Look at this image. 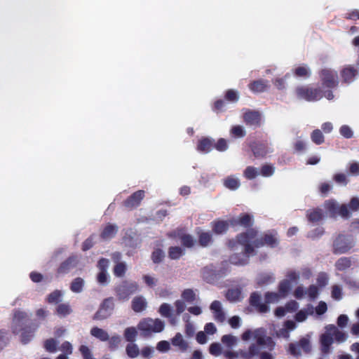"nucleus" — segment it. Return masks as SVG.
Instances as JSON below:
<instances>
[{
  "instance_id": "nucleus-1",
  "label": "nucleus",
  "mask_w": 359,
  "mask_h": 359,
  "mask_svg": "<svg viewBox=\"0 0 359 359\" xmlns=\"http://www.w3.org/2000/svg\"><path fill=\"white\" fill-rule=\"evenodd\" d=\"M278 243V238L275 234H265L264 236L259 237L257 234L251 231L246 234H242L238 237L235 241L229 243L232 248L238 249L241 246L242 252L239 257L236 255L231 257V262L236 265H243L248 262L249 257L253 255L256 250L259 248L267 245L269 247H275Z\"/></svg>"
},
{
  "instance_id": "nucleus-2",
  "label": "nucleus",
  "mask_w": 359,
  "mask_h": 359,
  "mask_svg": "<svg viewBox=\"0 0 359 359\" xmlns=\"http://www.w3.org/2000/svg\"><path fill=\"white\" fill-rule=\"evenodd\" d=\"M299 278L296 271H290L287 273L286 278L283 280L278 287V292H267L265 294V303L262 302L261 296L257 293H253L250 297L251 304L256 307L261 313L269 311L270 308L266 305L269 304H277L282 299L287 297L291 290L292 284Z\"/></svg>"
},
{
  "instance_id": "nucleus-3",
  "label": "nucleus",
  "mask_w": 359,
  "mask_h": 359,
  "mask_svg": "<svg viewBox=\"0 0 359 359\" xmlns=\"http://www.w3.org/2000/svg\"><path fill=\"white\" fill-rule=\"evenodd\" d=\"M29 320V315L20 309L13 311L11 330L13 334L21 333L20 341L23 344H27L34 338V334L39 327L36 323H25Z\"/></svg>"
},
{
  "instance_id": "nucleus-4",
  "label": "nucleus",
  "mask_w": 359,
  "mask_h": 359,
  "mask_svg": "<svg viewBox=\"0 0 359 359\" xmlns=\"http://www.w3.org/2000/svg\"><path fill=\"white\" fill-rule=\"evenodd\" d=\"M333 337L338 343H342L347 339V335L342 331L339 330L334 325H328L325 327V332L320 337V344L323 352L327 353L333 343Z\"/></svg>"
},
{
  "instance_id": "nucleus-5",
  "label": "nucleus",
  "mask_w": 359,
  "mask_h": 359,
  "mask_svg": "<svg viewBox=\"0 0 359 359\" xmlns=\"http://www.w3.org/2000/svg\"><path fill=\"white\" fill-rule=\"evenodd\" d=\"M165 328V323L159 318H147L141 321L138 325V329L144 336L151 335L152 333L162 332Z\"/></svg>"
},
{
  "instance_id": "nucleus-6",
  "label": "nucleus",
  "mask_w": 359,
  "mask_h": 359,
  "mask_svg": "<svg viewBox=\"0 0 359 359\" xmlns=\"http://www.w3.org/2000/svg\"><path fill=\"white\" fill-rule=\"evenodd\" d=\"M245 341H255L260 347H271L273 341L270 337H264V330L262 329L248 330L242 334Z\"/></svg>"
},
{
  "instance_id": "nucleus-7",
  "label": "nucleus",
  "mask_w": 359,
  "mask_h": 359,
  "mask_svg": "<svg viewBox=\"0 0 359 359\" xmlns=\"http://www.w3.org/2000/svg\"><path fill=\"white\" fill-rule=\"evenodd\" d=\"M297 97L306 101H316L321 98L320 93L314 88L300 86L295 90Z\"/></svg>"
},
{
  "instance_id": "nucleus-8",
  "label": "nucleus",
  "mask_w": 359,
  "mask_h": 359,
  "mask_svg": "<svg viewBox=\"0 0 359 359\" xmlns=\"http://www.w3.org/2000/svg\"><path fill=\"white\" fill-rule=\"evenodd\" d=\"M118 298L121 300H127L135 292V285L133 283L123 281L115 289Z\"/></svg>"
},
{
  "instance_id": "nucleus-9",
  "label": "nucleus",
  "mask_w": 359,
  "mask_h": 359,
  "mask_svg": "<svg viewBox=\"0 0 359 359\" xmlns=\"http://www.w3.org/2000/svg\"><path fill=\"white\" fill-rule=\"evenodd\" d=\"M320 77L323 85L327 87H332L338 83L337 73L331 69H325L321 72Z\"/></svg>"
},
{
  "instance_id": "nucleus-10",
  "label": "nucleus",
  "mask_w": 359,
  "mask_h": 359,
  "mask_svg": "<svg viewBox=\"0 0 359 359\" xmlns=\"http://www.w3.org/2000/svg\"><path fill=\"white\" fill-rule=\"evenodd\" d=\"M78 264V259L76 256H69L64 262H62L57 269V274H66L72 269H74Z\"/></svg>"
},
{
  "instance_id": "nucleus-11",
  "label": "nucleus",
  "mask_w": 359,
  "mask_h": 359,
  "mask_svg": "<svg viewBox=\"0 0 359 359\" xmlns=\"http://www.w3.org/2000/svg\"><path fill=\"white\" fill-rule=\"evenodd\" d=\"M299 307V304L294 300L288 302L284 306L278 307L274 314L278 318L285 316L287 313H293L296 311Z\"/></svg>"
},
{
  "instance_id": "nucleus-12",
  "label": "nucleus",
  "mask_w": 359,
  "mask_h": 359,
  "mask_svg": "<svg viewBox=\"0 0 359 359\" xmlns=\"http://www.w3.org/2000/svg\"><path fill=\"white\" fill-rule=\"evenodd\" d=\"M325 205L332 214L339 213L343 217L348 215V211L345 205L339 206L336 202L332 201H327Z\"/></svg>"
},
{
  "instance_id": "nucleus-13",
  "label": "nucleus",
  "mask_w": 359,
  "mask_h": 359,
  "mask_svg": "<svg viewBox=\"0 0 359 359\" xmlns=\"http://www.w3.org/2000/svg\"><path fill=\"white\" fill-rule=\"evenodd\" d=\"M215 320L222 322L225 320V313L223 311L222 304L218 301H214L210 306Z\"/></svg>"
},
{
  "instance_id": "nucleus-14",
  "label": "nucleus",
  "mask_w": 359,
  "mask_h": 359,
  "mask_svg": "<svg viewBox=\"0 0 359 359\" xmlns=\"http://www.w3.org/2000/svg\"><path fill=\"white\" fill-rule=\"evenodd\" d=\"M296 327V323L293 320H287L285 323L283 327L277 331L276 335L278 337L287 339L290 332L294 330Z\"/></svg>"
},
{
  "instance_id": "nucleus-15",
  "label": "nucleus",
  "mask_w": 359,
  "mask_h": 359,
  "mask_svg": "<svg viewBox=\"0 0 359 359\" xmlns=\"http://www.w3.org/2000/svg\"><path fill=\"white\" fill-rule=\"evenodd\" d=\"M118 231V226L115 224H107L102 230L100 237L103 240H109L115 236Z\"/></svg>"
},
{
  "instance_id": "nucleus-16",
  "label": "nucleus",
  "mask_w": 359,
  "mask_h": 359,
  "mask_svg": "<svg viewBox=\"0 0 359 359\" xmlns=\"http://www.w3.org/2000/svg\"><path fill=\"white\" fill-rule=\"evenodd\" d=\"M313 308L308 305L306 308L299 310L294 316V319L298 323H302L306 320L309 315L313 314Z\"/></svg>"
},
{
  "instance_id": "nucleus-17",
  "label": "nucleus",
  "mask_w": 359,
  "mask_h": 359,
  "mask_svg": "<svg viewBox=\"0 0 359 359\" xmlns=\"http://www.w3.org/2000/svg\"><path fill=\"white\" fill-rule=\"evenodd\" d=\"M246 123L252 126H257L261 122V116L258 112L248 111L244 115Z\"/></svg>"
},
{
  "instance_id": "nucleus-18",
  "label": "nucleus",
  "mask_w": 359,
  "mask_h": 359,
  "mask_svg": "<svg viewBox=\"0 0 359 359\" xmlns=\"http://www.w3.org/2000/svg\"><path fill=\"white\" fill-rule=\"evenodd\" d=\"M90 334L102 341H107L109 339L107 332L97 327H94L90 330Z\"/></svg>"
},
{
  "instance_id": "nucleus-19",
  "label": "nucleus",
  "mask_w": 359,
  "mask_h": 359,
  "mask_svg": "<svg viewBox=\"0 0 359 359\" xmlns=\"http://www.w3.org/2000/svg\"><path fill=\"white\" fill-rule=\"evenodd\" d=\"M172 344L181 351H185L188 348L187 341L183 338L180 333H177L172 339Z\"/></svg>"
},
{
  "instance_id": "nucleus-20",
  "label": "nucleus",
  "mask_w": 359,
  "mask_h": 359,
  "mask_svg": "<svg viewBox=\"0 0 359 359\" xmlns=\"http://www.w3.org/2000/svg\"><path fill=\"white\" fill-rule=\"evenodd\" d=\"M268 87V83L262 80L254 81L249 85L250 89L254 93L264 92Z\"/></svg>"
},
{
  "instance_id": "nucleus-21",
  "label": "nucleus",
  "mask_w": 359,
  "mask_h": 359,
  "mask_svg": "<svg viewBox=\"0 0 359 359\" xmlns=\"http://www.w3.org/2000/svg\"><path fill=\"white\" fill-rule=\"evenodd\" d=\"M212 140L207 137L202 138L198 144V150L203 153L209 152L212 150Z\"/></svg>"
},
{
  "instance_id": "nucleus-22",
  "label": "nucleus",
  "mask_w": 359,
  "mask_h": 359,
  "mask_svg": "<svg viewBox=\"0 0 359 359\" xmlns=\"http://www.w3.org/2000/svg\"><path fill=\"white\" fill-rule=\"evenodd\" d=\"M72 311V309L68 303H62L57 305L55 313L60 317H65L69 315Z\"/></svg>"
},
{
  "instance_id": "nucleus-23",
  "label": "nucleus",
  "mask_w": 359,
  "mask_h": 359,
  "mask_svg": "<svg viewBox=\"0 0 359 359\" xmlns=\"http://www.w3.org/2000/svg\"><path fill=\"white\" fill-rule=\"evenodd\" d=\"M356 75V70L351 67H345L341 72V77L345 82L349 83Z\"/></svg>"
},
{
  "instance_id": "nucleus-24",
  "label": "nucleus",
  "mask_w": 359,
  "mask_h": 359,
  "mask_svg": "<svg viewBox=\"0 0 359 359\" xmlns=\"http://www.w3.org/2000/svg\"><path fill=\"white\" fill-rule=\"evenodd\" d=\"M84 286V280L83 278L78 277L74 279L70 285V290L73 292L79 293L83 290Z\"/></svg>"
},
{
  "instance_id": "nucleus-25",
  "label": "nucleus",
  "mask_w": 359,
  "mask_h": 359,
  "mask_svg": "<svg viewBox=\"0 0 359 359\" xmlns=\"http://www.w3.org/2000/svg\"><path fill=\"white\" fill-rule=\"evenodd\" d=\"M294 74L297 77L307 78L311 74V70L306 65H300L294 69Z\"/></svg>"
},
{
  "instance_id": "nucleus-26",
  "label": "nucleus",
  "mask_w": 359,
  "mask_h": 359,
  "mask_svg": "<svg viewBox=\"0 0 359 359\" xmlns=\"http://www.w3.org/2000/svg\"><path fill=\"white\" fill-rule=\"evenodd\" d=\"M108 341V348L111 351H114L118 349L121 342V338L118 335H114L109 337Z\"/></svg>"
},
{
  "instance_id": "nucleus-27",
  "label": "nucleus",
  "mask_w": 359,
  "mask_h": 359,
  "mask_svg": "<svg viewBox=\"0 0 359 359\" xmlns=\"http://www.w3.org/2000/svg\"><path fill=\"white\" fill-rule=\"evenodd\" d=\"M224 185L226 187L234 190L239 187L240 182L238 177L230 176L224 180Z\"/></svg>"
},
{
  "instance_id": "nucleus-28",
  "label": "nucleus",
  "mask_w": 359,
  "mask_h": 359,
  "mask_svg": "<svg viewBox=\"0 0 359 359\" xmlns=\"http://www.w3.org/2000/svg\"><path fill=\"white\" fill-rule=\"evenodd\" d=\"M181 297L185 302H192L196 299L197 294L193 290L186 289L182 292Z\"/></svg>"
},
{
  "instance_id": "nucleus-29",
  "label": "nucleus",
  "mask_w": 359,
  "mask_h": 359,
  "mask_svg": "<svg viewBox=\"0 0 359 359\" xmlns=\"http://www.w3.org/2000/svg\"><path fill=\"white\" fill-rule=\"evenodd\" d=\"M226 297L231 302H237L243 297V294L241 291L236 288L229 290L226 294Z\"/></svg>"
},
{
  "instance_id": "nucleus-30",
  "label": "nucleus",
  "mask_w": 359,
  "mask_h": 359,
  "mask_svg": "<svg viewBox=\"0 0 359 359\" xmlns=\"http://www.w3.org/2000/svg\"><path fill=\"white\" fill-rule=\"evenodd\" d=\"M62 295L60 290H55L48 295L46 301L49 304H57L60 301Z\"/></svg>"
},
{
  "instance_id": "nucleus-31",
  "label": "nucleus",
  "mask_w": 359,
  "mask_h": 359,
  "mask_svg": "<svg viewBox=\"0 0 359 359\" xmlns=\"http://www.w3.org/2000/svg\"><path fill=\"white\" fill-rule=\"evenodd\" d=\"M172 311L171 305L167 303L162 304L158 309V313L161 316L165 318H170L172 316Z\"/></svg>"
},
{
  "instance_id": "nucleus-32",
  "label": "nucleus",
  "mask_w": 359,
  "mask_h": 359,
  "mask_svg": "<svg viewBox=\"0 0 359 359\" xmlns=\"http://www.w3.org/2000/svg\"><path fill=\"white\" fill-rule=\"evenodd\" d=\"M222 342L227 347H232L238 343V338L231 334L224 335L221 339Z\"/></svg>"
},
{
  "instance_id": "nucleus-33",
  "label": "nucleus",
  "mask_w": 359,
  "mask_h": 359,
  "mask_svg": "<svg viewBox=\"0 0 359 359\" xmlns=\"http://www.w3.org/2000/svg\"><path fill=\"white\" fill-rule=\"evenodd\" d=\"M45 349L50 353H54L57 351V341L53 338L46 339L44 341Z\"/></svg>"
},
{
  "instance_id": "nucleus-34",
  "label": "nucleus",
  "mask_w": 359,
  "mask_h": 359,
  "mask_svg": "<svg viewBox=\"0 0 359 359\" xmlns=\"http://www.w3.org/2000/svg\"><path fill=\"white\" fill-rule=\"evenodd\" d=\"M126 271V266L123 262H118L114 266V274L117 277H122Z\"/></svg>"
},
{
  "instance_id": "nucleus-35",
  "label": "nucleus",
  "mask_w": 359,
  "mask_h": 359,
  "mask_svg": "<svg viewBox=\"0 0 359 359\" xmlns=\"http://www.w3.org/2000/svg\"><path fill=\"white\" fill-rule=\"evenodd\" d=\"M110 312L107 309H104L102 306L95 313L93 320H104L110 316Z\"/></svg>"
},
{
  "instance_id": "nucleus-36",
  "label": "nucleus",
  "mask_w": 359,
  "mask_h": 359,
  "mask_svg": "<svg viewBox=\"0 0 359 359\" xmlns=\"http://www.w3.org/2000/svg\"><path fill=\"white\" fill-rule=\"evenodd\" d=\"M259 174L257 169L253 167H248L244 171L245 177L249 180L254 179Z\"/></svg>"
},
{
  "instance_id": "nucleus-37",
  "label": "nucleus",
  "mask_w": 359,
  "mask_h": 359,
  "mask_svg": "<svg viewBox=\"0 0 359 359\" xmlns=\"http://www.w3.org/2000/svg\"><path fill=\"white\" fill-rule=\"evenodd\" d=\"M183 254V250L179 247H171L169 250V257L171 259H178Z\"/></svg>"
},
{
  "instance_id": "nucleus-38",
  "label": "nucleus",
  "mask_w": 359,
  "mask_h": 359,
  "mask_svg": "<svg viewBox=\"0 0 359 359\" xmlns=\"http://www.w3.org/2000/svg\"><path fill=\"white\" fill-rule=\"evenodd\" d=\"M231 134L235 137H242L245 135V131L242 126H236L231 128Z\"/></svg>"
},
{
  "instance_id": "nucleus-39",
  "label": "nucleus",
  "mask_w": 359,
  "mask_h": 359,
  "mask_svg": "<svg viewBox=\"0 0 359 359\" xmlns=\"http://www.w3.org/2000/svg\"><path fill=\"white\" fill-rule=\"evenodd\" d=\"M214 231L217 233L224 232L227 229V224L224 221H218L214 224Z\"/></svg>"
},
{
  "instance_id": "nucleus-40",
  "label": "nucleus",
  "mask_w": 359,
  "mask_h": 359,
  "mask_svg": "<svg viewBox=\"0 0 359 359\" xmlns=\"http://www.w3.org/2000/svg\"><path fill=\"white\" fill-rule=\"evenodd\" d=\"M322 212L320 210H313L308 213L309 220L317 222L322 218Z\"/></svg>"
},
{
  "instance_id": "nucleus-41",
  "label": "nucleus",
  "mask_w": 359,
  "mask_h": 359,
  "mask_svg": "<svg viewBox=\"0 0 359 359\" xmlns=\"http://www.w3.org/2000/svg\"><path fill=\"white\" fill-rule=\"evenodd\" d=\"M147 303L142 297L136 298V312H141L146 309Z\"/></svg>"
},
{
  "instance_id": "nucleus-42",
  "label": "nucleus",
  "mask_w": 359,
  "mask_h": 359,
  "mask_svg": "<svg viewBox=\"0 0 359 359\" xmlns=\"http://www.w3.org/2000/svg\"><path fill=\"white\" fill-rule=\"evenodd\" d=\"M126 339L131 343L135 341V327H128L124 332Z\"/></svg>"
},
{
  "instance_id": "nucleus-43",
  "label": "nucleus",
  "mask_w": 359,
  "mask_h": 359,
  "mask_svg": "<svg viewBox=\"0 0 359 359\" xmlns=\"http://www.w3.org/2000/svg\"><path fill=\"white\" fill-rule=\"evenodd\" d=\"M311 139L316 144H321L324 141L322 133L319 130H314L311 134Z\"/></svg>"
},
{
  "instance_id": "nucleus-44",
  "label": "nucleus",
  "mask_w": 359,
  "mask_h": 359,
  "mask_svg": "<svg viewBox=\"0 0 359 359\" xmlns=\"http://www.w3.org/2000/svg\"><path fill=\"white\" fill-rule=\"evenodd\" d=\"M274 172V168L271 165H264L260 171V174L264 177H269Z\"/></svg>"
},
{
  "instance_id": "nucleus-45",
  "label": "nucleus",
  "mask_w": 359,
  "mask_h": 359,
  "mask_svg": "<svg viewBox=\"0 0 359 359\" xmlns=\"http://www.w3.org/2000/svg\"><path fill=\"white\" fill-rule=\"evenodd\" d=\"M79 351L83 358V359H95L93 358L90 350L85 345H81L79 348Z\"/></svg>"
},
{
  "instance_id": "nucleus-46",
  "label": "nucleus",
  "mask_w": 359,
  "mask_h": 359,
  "mask_svg": "<svg viewBox=\"0 0 359 359\" xmlns=\"http://www.w3.org/2000/svg\"><path fill=\"white\" fill-rule=\"evenodd\" d=\"M170 348V344L168 341H161L156 345V349L160 352H167Z\"/></svg>"
},
{
  "instance_id": "nucleus-47",
  "label": "nucleus",
  "mask_w": 359,
  "mask_h": 359,
  "mask_svg": "<svg viewBox=\"0 0 359 359\" xmlns=\"http://www.w3.org/2000/svg\"><path fill=\"white\" fill-rule=\"evenodd\" d=\"M100 306H102L104 309H107L111 313L114 306L113 299L111 297L105 299Z\"/></svg>"
},
{
  "instance_id": "nucleus-48",
  "label": "nucleus",
  "mask_w": 359,
  "mask_h": 359,
  "mask_svg": "<svg viewBox=\"0 0 359 359\" xmlns=\"http://www.w3.org/2000/svg\"><path fill=\"white\" fill-rule=\"evenodd\" d=\"M210 353L215 356H218L222 353V347L219 344L213 343L210 346Z\"/></svg>"
},
{
  "instance_id": "nucleus-49",
  "label": "nucleus",
  "mask_w": 359,
  "mask_h": 359,
  "mask_svg": "<svg viewBox=\"0 0 359 359\" xmlns=\"http://www.w3.org/2000/svg\"><path fill=\"white\" fill-rule=\"evenodd\" d=\"M307 292L304 290L302 286H298L293 292L294 296L297 299H303L306 297Z\"/></svg>"
},
{
  "instance_id": "nucleus-50",
  "label": "nucleus",
  "mask_w": 359,
  "mask_h": 359,
  "mask_svg": "<svg viewBox=\"0 0 359 359\" xmlns=\"http://www.w3.org/2000/svg\"><path fill=\"white\" fill-rule=\"evenodd\" d=\"M175 308L177 314L182 313L186 309L184 301L182 299L177 300L175 302Z\"/></svg>"
},
{
  "instance_id": "nucleus-51",
  "label": "nucleus",
  "mask_w": 359,
  "mask_h": 359,
  "mask_svg": "<svg viewBox=\"0 0 359 359\" xmlns=\"http://www.w3.org/2000/svg\"><path fill=\"white\" fill-rule=\"evenodd\" d=\"M97 282L100 284H107L108 281L107 270L100 271L97 274Z\"/></svg>"
},
{
  "instance_id": "nucleus-52",
  "label": "nucleus",
  "mask_w": 359,
  "mask_h": 359,
  "mask_svg": "<svg viewBox=\"0 0 359 359\" xmlns=\"http://www.w3.org/2000/svg\"><path fill=\"white\" fill-rule=\"evenodd\" d=\"M252 217L248 215L241 216L238 219V223L245 226L250 225L252 223Z\"/></svg>"
},
{
  "instance_id": "nucleus-53",
  "label": "nucleus",
  "mask_w": 359,
  "mask_h": 359,
  "mask_svg": "<svg viewBox=\"0 0 359 359\" xmlns=\"http://www.w3.org/2000/svg\"><path fill=\"white\" fill-rule=\"evenodd\" d=\"M215 148L219 151H224L227 149L228 144L226 140L221 138L215 144Z\"/></svg>"
},
{
  "instance_id": "nucleus-54",
  "label": "nucleus",
  "mask_w": 359,
  "mask_h": 359,
  "mask_svg": "<svg viewBox=\"0 0 359 359\" xmlns=\"http://www.w3.org/2000/svg\"><path fill=\"white\" fill-rule=\"evenodd\" d=\"M210 236L207 232H203L200 234V243L203 246H206L210 242Z\"/></svg>"
},
{
  "instance_id": "nucleus-55",
  "label": "nucleus",
  "mask_w": 359,
  "mask_h": 359,
  "mask_svg": "<svg viewBox=\"0 0 359 359\" xmlns=\"http://www.w3.org/2000/svg\"><path fill=\"white\" fill-rule=\"evenodd\" d=\"M123 205L128 209H132L135 206V193L132 194L126 201H124Z\"/></svg>"
},
{
  "instance_id": "nucleus-56",
  "label": "nucleus",
  "mask_w": 359,
  "mask_h": 359,
  "mask_svg": "<svg viewBox=\"0 0 359 359\" xmlns=\"http://www.w3.org/2000/svg\"><path fill=\"white\" fill-rule=\"evenodd\" d=\"M164 257V253L162 250L158 249L153 252L152 259L154 262H160Z\"/></svg>"
},
{
  "instance_id": "nucleus-57",
  "label": "nucleus",
  "mask_w": 359,
  "mask_h": 359,
  "mask_svg": "<svg viewBox=\"0 0 359 359\" xmlns=\"http://www.w3.org/2000/svg\"><path fill=\"white\" fill-rule=\"evenodd\" d=\"M226 97L229 101L236 102L238 100L239 95L236 91L233 90H229L226 93Z\"/></svg>"
},
{
  "instance_id": "nucleus-58",
  "label": "nucleus",
  "mask_w": 359,
  "mask_h": 359,
  "mask_svg": "<svg viewBox=\"0 0 359 359\" xmlns=\"http://www.w3.org/2000/svg\"><path fill=\"white\" fill-rule=\"evenodd\" d=\"M60 350L65 353V355H69L72 353V346L69 341L62 343Z\"/></svg>"
},
{
  "instance_id": "nucleus-59",
  "label": "nucleus",
  "mask_w": 359,
  "mask_h": 359,
  "mask_svg": "<svg viewBox=\"0 0 359 359\" xmlns=\"http://www.w3.org/2000/svg\"><path fill=\"white\" fill-rule=\"evenodd\" d=\"M327 310V306L325 302H320L318 305L316 307L315 311L318 315H322L325 313Z\"/></svg>"
},
{
  "instance_id": "nucleus-60",
  "label": "nucleus",
  "mask_w": 359,
  "mask_h": 359,
  "mask_svg": "<svg viewBox=\"0 0 359 359\" xmlns=\"http://www.w3.org/2000/svg\"><path fill=\"white\" fill-rule=\"evenodd\" d=\"M349 266L350 261L346 258H341L337 262V267L340 270H343Z\"/></svg>"
},
{
  "instance_id": "nucleus-61",
  "label": "nucleus",
  "mask_w": 359,
  "mask_h": 359,
  "mask_svg": "<svg viewBox=\"0 0 359 359\" xmlns=\"http://www.w3.org/2000/svg\"><path fill=\"white\" fill-rule=\"evenodd\" d=\"M241 320L238 316H233L229 320V324L232 328H238L241 325Z\"/></svg>"
},
{
  "instance_id": "nucleus-62",
  "label": "nucleus",
  "mask_w": 359,
  "mask_h": 359,
  "mask_svg": "<svg viewBox=\"0 0 359 359\" xmlns=\"http://www.w3.org/2000/svg\"><path fill=\"white\" fill-rule=\"evenodd\" d=\"M93 246V237L90 236L86 239L82 244V250L87 251L90 250Z\"/></svg>"
},
{
  "instance_id": "nucleus-63",
  "label": "nucleus",
  "mask_w": 359,
  "mask_h": 359,
  "mask_svg": "<svg viewBox=\"0 0 359 359\" xmlns=\"http://www.w3.org/2000/svg\"><path fill=\"white\" fill-rule=\"evenodd\" d=\"M340 133L341 134V135L346 138L351 137L353 135L352 130L348 126H343L340 128Z\"/></svg>"
},
{
  "instance_id": "nucleus-64",
  "label": "nucleus",
  "mask_w": 359,
  "mask_h": 359,
  "mask_svg": "<svg viewBox=\"0 0 359 359\" xmlns=\"http://www.w3.org/2000/svg\"><path fill=\"white\" fill-rule=\"evenodd\" d=\"M349 172L351 174L353 175H357L359 174V163L356 162H353L350 164Z\"/></svg>"
}]
</instances>
